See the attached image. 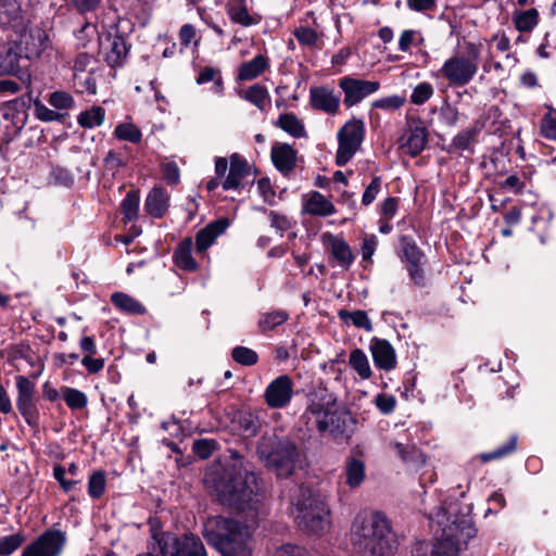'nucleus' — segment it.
<instances>
[{
	"label": "nucleus",
	"instance_id": "1",
	"mask_svg": "<svg viewBox=\"0 0 556 556\" xmlns=\"http://www.w3.org/2000/svg\"><path fill=\"white\" fill-rule=\"evenodd\" d=\"M428 518L441 529V538L431 545L419 544L412 556H457L477 533L469 509L460 511L456 501L444 502L435 511H430Z\"/></svg>",
	"mask_w": 556,
	"mask_h": 556
},
{
	"label": "nucleus",
	"instance_id": "2",
	"mask_svg": "<svg viewBox=\"0 0 556 556\" xmlns=\"http://www.w3.org/2000/svg\"><path fill=\"white\" fill-rule=\"evenodd\" d=\"M215 490L223 505L250 517H254L263 500L257 477L248 470L237 454H233V463L225 468Z\"/></svg>",
	"mask_w": 556,
	"mask_h": 556
},
{
	"label": "nucleus",
	"instance_id": "3",
	"mask_svg": "<svg viewBox=\"0 0 556 556\" xmlns=\"http://www.w3.org/2000/svg\"><path fill=\"white\" fill-rule=\"evenodd\" d=\"M350 542L361 556H393L397 548L395 534L388 518L379 511L355 516Z\"/></svg>",
	"mask_w": 556,
	"mask_h": 556
},
{
	"label": "nucleus",
	"instance_id": "4",
	"mask_svg": "<svg viewBox=\"0 0 556 556\" xmlns=\"http://www.w3.org/2000/svg\"><path fill=\"white\" fill-rule=\"evenodd\" d=\"M202 533L222 556H252L251 530L240 521L222 516L210 517Z\"/></svg>",
	"mask_w": 556,
	"mask_h": 556
},
{
	"label": "nucleus",
	"instance_id": "5",
	"mask_svg": "<svg viewBox=\"0 0 556 556\" xmlns=\"http://www.w3.org/2000/svg\"><path fill=\"white\" fill-rule=\"evenodd\" d=\"M303 418L307 427L334 438L345 430V414L339 408L334 394L327 389L319 388L309 393Z\"/></svg>",
	"mask_w": 556,
	"mask_h": 556
},
{
	"label": "nucleus",
	"instance_id": "6",
	"mask_svg": "<svg viewBox=\"0 0 556 556\" xmlns=\"http://www.w3.org/2000/svg\"><path fill=\"white\" fill-rule=\"evenodd\" d=\"M291 514L303 530L320 535L330 526L329 509L325 501L309 488L296 486L290 495Z\"/></svg>",
	"mask_w": 556,
	"mask_h": 556
},
{
	"label": "nucleus",
	"instance_id": "7",
	"mask_svg": "<svg viewBox=\"0 0 556 556\" xmlns=\"http://www.w3.org/2000/svg\"><path fill=\"white\" fill-rule=\"evenodd\" d=\"M481 49L480 43L467 41L464 51H457L444 61L437 77L444 78L453 87L466 86L479 71Z\"/></svg>",
	"mask_w": 556,
	"mask_h": 556
},
{
	"label": "nucleus",
	"instance_id": "8",
	"mask_svg": "<svg viewBox=\"0 0 556 556\" xmlns=\"http://www.w3.org/2000/svg\"><path fill=\"white\" fill-rule=\"evenodd\" d=\"M156 555L147 553L137 556H207L201 539L193 533L177 535L173 532H156L152 534Z\"/></svg>",
	"mask_w": 556,
	"mask_h": 556
},
{
	"label": "nucleus",
	"instance_id": "9",
	"mask_svg": "<svg viewBox=\"0 0 556 556\" xmlns=\"http://www.w3.org/2000/svg\"><path fill=\"white\" fill-rule=\"evenodd\" d=\"M258 453L265 460L266 466L280 478H287L292 475L300 455L296 445L290 440L275 442L270 451L263 443L258 447Z\"/></svg>",
	"mask_w": 556,
	"mask_h": 556
},
{
	"label": "nucleus",
	"instance_id": "10",
	"mask_svg": "<svg viewBox=\"0 0 556 556\" xmlns=\"http://www.w3.org/2000/svg\"><path fill=\"white\" fill-rule=\"evenodd\" d=\"M365 132V124L357 118L350 119L339 129L336 153V164L338 166H344L353 159L364 141Z\"/></svg>",
	"mask_w": 556,
	"mask_h": 556
},
{
	"label": "nucleus",
	"instance_id": "11",
	"mask_svg": "<svg viewBox=\"0 0 556 556\" xmlns=\"http://www.w3.org/2000/svg\"><path fill=\"white\" fill-rule=\"evenodd\" d=\"M16 382V407L20 414L29 426H35L38 422V409L36 406V383L25 376H17Z\"/></svg>",
	"mask_w": 556,
	"mask_h": 556
},
{
	"label": "nucleus",
	"instance_id": "12",
	"mask_svg": "<svg viewBox=\"0 0 556 556\" xmlns=\"http://www.w3.org/2000/svg\"><path fill=\"white\" fill-rule=\"evenodd\" d=\"M66 535L60 530H47L23 551L22 556H60Z\"/></svg>",
	"mask_w": 556,
	"mask_h": 556
},
{
	"label": "nucleus",
	"instance_id": "13",
	"mask_svg": "<svg viewBox=\"0 0 556 556\" xmlns=\"http://www.w3.org/2000/svg\"><path fill=\"white\" fill-rule=\"evenodd\" d=\"M339 87L344 93V105L352 108L362 102L365 98L376 93L380 89V83L377 80H364L352 76H344L339 79Z\"/></svg>",
	"mask_w": 556,
	"mask_h": 556
},
{
	"label": "nucleus",
	"instance_id": "14",
	"mask_svg": "<svg viewBox=\"0 0 556 556\" xmlns=\"http://www.w3.org/2000/svg\"><path fill=\"white\" fill-rule=\"evenodd\" d=\"M294 383L288 375L274 379L265 389L264 400L270 408H283L293 397Z\"/></svg>",
	"mask_w": 556,
	"mask_h": 556
},
{
	"label": "nucleus",
	"instance_id": "15",
	"mask_svg": "<svg viewBox=\"0 0 556 556\" xmlns=\"http://www.w3.org/2000/svg\"><path fill=\"white\" fill-rule=\"evenodd\" d=\"M228 174L225 175L224 180L222 182V187L224 190H238L243 184V179L247 178L250 174V166L248 162L240 156L238 153H233L230 155L228 161Z\"/></svg>",
	"mask_w": 556,
	"mask_h": 556
},
{
	"label": "nucleus",
	"instance_id": "16",
	"mask_svg": "<svg viewBox=\"0 0 556 556\" xmlns=\"http://www.w3.org/2000/svg\"><path fill=\"white\" fill-rule=\"evenodd\" d=\"M369 350L376 367L390 371L396 366V354L391 343L386 339L374 338Z\"/></svg>",
	"mask_w": 556,
	"mask_h": 556
},
{
	"label": "nucleus",
	"instance_id": "17",
	"mask_svg": "<svg viewBox=\"0 0 556 556\" xmlns=\"http://www.w3.org/2000/svg\"><path fill=\"white\" fill-rule=\"evenodd\" d=\"M323 241L338 265L345 270L349 269L355 260V255L346 241L341 237L328 232L323 235Z\"/></svg>",
	"mask_w": 556,
	"mask_h": 556
},
{
	"label": "nucleus",
	"instance_id": "18",
	"mask_svg": "<svg viewBox=\"0 0 556 556\" xmlns=\"http://www.w3.org/2000/svg\"><path fill=\"white\" fill-rule=\"evenodd\" d=\"M309 104L315 110L327 114H336L340 106V98L329 87H312L309 89Z\"/></svg>",
	"mask_w": 556,
	"mask_h": 556
},
{
	"label": "nucleus",
	"instance_id": "19",
	"mask_svg": "<svg viewBox=\"0 0 556 556\" xmlns=\"http://www.w3.org/2000/svg\"><path fill=\"white\" fill-rule=\"evenodd\" d=\"M229 219L222 217L201 229L195 236V248L199 253L206 251L229 227Z\"/></svg>",
	"mask_w": 556,
	"mask_h": 556
},
{
	"label": "nucleus",
	"instance_id": "20",
	"mask_svg": "<svg viewBox=\"0 0 556 556\" xmlns=\"http://www.w3.org/2000/svg\"><path fill=\"white\" fill-rule=\"evenodd\" d=\"M105 62L112 66H121L127 55V46L123 37L109 36L101 42Z\"/></svg>",
	"mask_w": 556,
	"mask_h": 556
},
{
	"label": "nucleus",
	"instance_id": "21",
	"mask_svg": "<svg viewBox=\"0 0 556 556\" xmlns=\"http://www.w3.org/2000/svg\"><path fill=\"white\" fill-rule=\"evenodd\" d=\"M271 160L281 173L291 172L296 163V151L287 143H275L271 148Z\"/></svg>",
	"mask_w": 556,
	"mask_h": 556
},
{
	"label": "nucleus",
	"instance_id": "22",
	"mask_svg": "<svg viewBox=\"0 0 556 556\" xmlns=\"http://www.w3.org/2000/svg\"><path fill=\"white\" fill-rule=\"evenodd\" d=\"M169 195L161 188H153L144 202V210L149 215L155 218H161L167 212Z\"/></svg>",
	"mask_w": 556,
	"mask_h": 556
},
{
	"label": "nucleus",
	"instance_id": "23",
	"mask_svg": "<svg viewBox=\"0 0 556 556\" xmlns=\"http://www.w3.org/2000/svg\"><path fill=\"white\" fill-rule=\"evenodd\" d=\"M0 24L14 28L24 26V16L20 4L16 1L0 0Z\"/></svg>",
	"mask_w": 556,
	"mask_h": 556
},
{
	"label": "nucleus",
	"instance_id": "24",
	"mask_svg": "<svg viewBox=\"0 0 556 556\" xmlns=\"http://www.w3.org/2000/svg\"><path fill=\"white\" fill-rule=\"evenodd\" d=\"M303 210L314 216H330L336 212L333 204L317 191L309 194L304 203Z\"/></svg>",
	"mask_w": 556,
	"mask_h": 556
},
{
	"label": "nucleus",
	"instance_id": "25",
	"mask_svg": "<svg viewBox=\"0 0 556 556\" xmlns=\"http://www.w3.org/2000/svg\"><path fill=\"white\" fill-rule=\"evenodd\" d=\"M268 66V59L263 54H258L251 61L244 62L240 65L238 70V79L244 81L255 79L264 73Z\"/></svg>",
	"mask_w": 556,
	"mask_h": 556
},
{
	"label": "nucleus",
	"instance_id": "26",
	"mask_svg": "<svg viewBox=\"0 0 556 556\" xmlns=\"http://www.w3.org/2000/svg\"><path fill=\"white\" fill-rule=\"evenodd\" d=\"M192 245L193 243L191 238H186L178 244L174 252V260L176 265L186 271H193L198 267V264L191 254Z\"/></svg>",
	"mask_w": 556,
	"mask_h": 556
},
{
	"label": "nucleus",
	"instance_id": "27",
	"mask_svg": "<svg viewBox=\"0 0 556 556\" xmlns=\"http://www.w3.org/2000/svg\"><path fill=\"white\" fill-rule=\"evenodd\" d=\"M513 23L520 33H531L539 24V12L536 9L516 10L513 13Z\"/></svg>",
	"mask_w": 556,
	"mask_h": 556
},
{
	"label": "nucleus",
	"instance_id": "28",
	"mask_svg": "<svg viewBox=\"0 0 556 556\" xmlns=\"http://www.w3.org/2000/svg\"><path fill=\"white\" fill-rule=\"evenodd\" d=\"M428 134L424 126H415L410 128L406 142L403 148L407 150L412 156L418 155L427 146Z\"/></svg>",
	"mask_w": 556,
	"mask_h": 556
},
{
	"label": "nucleus",
	"instance_id": "29",
	"mask_svg": "<svg viewBox=\"0 0 556 556\" xmlns=\"http://www.w3.org/2000/svg\"><path fill=\"white\" fill-rule=\"evenodd\" d=\"M345 483L350 488H357L365 479V464L362 459L349 457L344 468Z\"/></svg>",
	"mask_w": 556,
	"mask_h": 556
},
{
	"label": "nucleus",
	"instance_id": "30",
	"mask_svg": "<svg viewBox=\"0 0 556 556\" xmlns=\"http://www.w3.org/2000/svg\"><path fill=\"white\" fill-rule=\"evenodd\" d=\"M111 302L118 309L127 314L142 315L146 313V307L139 301L123 292L113 293Z\"/></svg>",
	"mask_w": 556,
	"mask_h": 556
},
{
	"label": "nucleus",
	"instance_id": "31",
	"mask_svg": "<svg viewBox=\"0 0 556 556\" xmlns=\"http://www.w3.org/2000/svg\"><path fill=\"white\" fill-rule=\"evenodd\" d=\"M276 125L294 138H304L307 135L303 122L293 113L281 114Z\"/></svg>",
	"mask_w": 556,
	"mask_h": 556
},
{
	"label": "nucleus",
	"instance_id": "32",
	"mask_svg": "<svg viewBox=\"0 0 556 556\" xmlns=\"http://www.w3.org/2000/svg\"><path fill=\"white\" fill-rule=\"evenodd\" d=\"M241 97L254 104L261 111H264L270 104V96L268 90L258 84L249 87Z\"/></svg>",
	"mask_w": 556,
	"mask_h": 556
},
{
	"label": "nucleus",
	"instance_id": "33",
	"mask_svg": "<svg viewBox=\"0 0 556 556\" xmlns=\"http://www.w3.org/2000/svg\"><path fill=\"white\" fill-rule=\"evenodd\" d=\"M349 364L357 372L361 379L367 380L371 377L372 371L369 365V361L363 350H352L349 356Z\"/></svg>",
	"mask_w": 556,
	"mask_h": 556
},
{
	"label": "nucleus",
	"instance_id": "34",
	"mask_svg": "<svg viewBox=\"0 0 556 556\" xmlns=\"http://www.w3.org/2000/svg\"><path fill=\"white\" fill-rule=\"evenodd\" d=\"M339 318L345 324H352L356 328L364 329L366 331L372 330V323L364 311L340 309L338 312Z\"/></svg>",
	"mask_w": 556,
	"mask_h": 556
},
{
	"label": "nucleus",
	"instance_id": "35",
	"mask_svg": "<svg viewBox=\"0 0 556 556\" xmlns=\"http://www.w3.org/2000/svg\"><path fill=\"white\" fill-rule=\"evenodd\" d=\"M389 447L395 452V454L404 462V463H414L424 460L422 454L418 451V448L414 444H405L400 441H390Z\"/></svg>",
	"mask_w": 556,
	"mask_h": 556
},
{
	"label": "nucleus",
	"instance_id": "36",
	"mask_svg": "<svg viewBox=\"0 0 556 556\" xmlns=\"http://www.w3.org/2000/svg\"><path fill=\"white\" fill-rule=\"evenodd\" d=\"M105 118V111L101 106H92L81 112L77 117V123L83 128H93L101 126Z\"/></svg>",
	"mask_w": 556,
	"mask_h": 556
},
{
	"label": "nucleus",
	"instance_id": "37",
	"mask_svg": "<svg viewBox=\"0 0 556 556\" xmlns=\"http://www.w3.org/2000/svg\"><path fill=\"white\" fill-rule=\"evenodd\" d=\"M478 129L476 127L459 131L452 140V148L458 151L472 152L477 142Z\"/></svg>",
	"mask_w": 556,
	"mask_h": 556
},
{
	"label": "nucleus",
	"instance_id": "38",
	"mask_svg": "<svg viewBox=\"0 0 556 556\" xmlns=\"http://www.w3.org/2000/svg\"><path fill=\"white\" fill-rule=\"evenodd\" d=\"M208 81H213L212 90L217 93L222 94L224 87H223V77L220 75L219 70L211 66H205L200 70V73L197 77V84L203 85Z\"/></svg>",
	"mask_w": 556,
	"mask_h": 556
},
{
	"label": "nucleus",
	"instance_id": "39",
	"mask_svg": "<svg viewBox=\"0 0 556 556\" xmlns=\"http://www.w3.org/2000/svg\"><path fill=\"white\" fill-rule=\"evenodd\" d=\"M228 14L232 22L243 26L254 24L253 17L249 14L247 7L241 0L232 1L228 7Z\"/></svg>",
	"mask_w": 556,
	"mask_h": 556
},
{
	"label": "nucleus",
	"instance_id": "40",
	"mask_svg": "<svg viewBox=\"0 0 556 556\" xmlns=\"http://www.w3.org/2000/svg\"><path fill=\"white\" fill-rule=\"evenodd\" d=\"M20 71V54L13 49L0 54V76L15 75Z\"/></svg>",
	"mask_w": 556,
	"mask_h": 556
},
{
	"label": "nucleus",
	"instance_id": "41",
	"mask_svg": "<svg viewBox=\"0 0 556 556\" xmlns=\"http://www.w3.org/2000/svg\"><path fill=\"white\" fill-rule=\"evenodd\" d=\"M63 399L71 409H83L87 406V395L74 388L63 387L61 389Z\"/></svg>",
	"mask_w": 556,
	"mask_h": 556
},
{
	"label": "nucleus",
	"instance_id": "42",
	"mask_svg": "<svg viewBox=\"0 0 556 556\" xmlns=\"http://www.w3.org/2000/svg\"><path fill=\"white\" fill-rule=\"evenodd\" d=\"M287 319L288 314L285 311L264 313L258 320V327L263 332H266L282 325Z\"/></svg>",
	"mask_w": 556,
	"mask_h": 556
},
{
	"label": "nucleus",
	"instance_id": "43",
	"mask_svg": "<svg viewBox=\"0 0 556 556\" xmlns=\"http://www.w3.org/2000/svg\"><path fill=\"white\" fill-rule=\"evenodd\" d=\"M114 135L119 140L129 141L131 143H139L142 134L140 129L132 123H122L115 127Z\"/></svg>",
	"mask_w": 556,
	"mask_h": 556
},
{
	"label": "nucleus",
	"instance_id": "44",
	"mask_svg": "<svg viewBox=\"0 0 556 556\" xmlns=\"http://www.w3.org/2000/svg\"><path fill=\"white\" fill-rule=\"evenodd\" d=\"M540 132L543 137L556 141V109H547L541 119Z\"/></svg>",
	"mask_w": 556,
	"mask_h": 556
},
{
	"label": "nucleus",
	"instance_id": "45",
	"mask_svg": "<svg viewBox=\"0 0 556 556\" xmlns=\"http://www.w3.org/2000/svg\"><path fill=\"white\" fill-rule=\"evenodd\" d=\"M73 81L76 90L80 93L94 94L97 91L96 79L92 72L73 74Z\"/></svg>",
	"mask_w": 556,
	"mask_h": 556
},
{
	"label": "nucleus",
	"instance_id": "46",
	"mask_svg": "<svg viewBox=\"0 0 556 556\" xmlns=\"http://www.w3.org/2000/svg\"><path fill=\"white\" fill-rule=\"evenodd\" d=\"M121 208L126 222L134 220L138 215L139 195L136 192H128L122 201Z\"/></svg>",
	"mask_w": 556,
	"mask_h": 556
},
{
	"label": "nucleus",
	"instance_id": "47",
	"mask_svg": "<svg viewBox=\"0 0 556 556\" xmlns=\"http://www.w3.org/2000/svg\"><path fill=\"white\" fill-rule=\"evenodd\" d=\"M406 102V98L399 94H393L375 100L371 103L372 109H380L383 111L392 112L401 109Z\"/></svg>",
	"mask_w": 556,
	"mask_h": 556
},
{
	"label": "nucleus",
	"instance_id": "48",
	"mask_svg": "<svg viewBox=\"0 0 556 556\" xmlns=\"http://www.w3.org/2000/svg\"><path fill=\"white\" fill-rule=\"evenodd\" d=\"M215 163V177L206 182V189L214 191L218 186H222L226 172L228 170V160L223 156H217Z\"/></svg>",
	"mask_w": 556,
	"mask_h": 556
},
{
	"label": "nucleus",
	"instance_id": "49",
	"mask_svg": "<svg viewBox=\"0 0 556 556\" xmlns=\"http://www.w3.org/2000/svg\"><path fill=\"white\" fill-rule=\"evenodd\" d=\"M517 446V437L513 435L509 438L508 442L504 445L500 446L493 452L490 453H483L480 455V458L482 462L486 463L490 460L500 459L502 457H505L513 453L516 450Z\"/></svg>",
	"mask_w": 556,
	"mask_h": 556
},
{
	"label": "nucleus",
	"instance_id": "50",
	"mask_svg": "<svg viewBox=\"0 0 556 556\" xmlns=\"http://www.w3.org/2000/svg\"><path fill=\"white\" fill-rule=\"evenodd\" d=\"M424 41L425 39L419 31L406 29L400 36L399 49L402 52H407L413 46H421Z\"/></svg>",
	"mask_w": 556,
	"mask_h": 556
},
{
	"label": "nucleus",
	"instance_id": "51",
	"mask_svg": "<svg viewBox=\"0 0 556 556\" xmlns=\"http://www.w3.org/2000/svg\"><path fill=\"white\" fill-rule=\"evenodd\" d=\"M48 102L56 110H70L74 106L73 97L65 91H54L49 94Z\"/></svg>",
	"mask_w": 556,
	"mask_h": 556
},
{
	"label": "nucleus",
	"instance_id": "52",
	"mask_svg": "<svg viewBox=\"0 0 556 556\" xmlns=\"http://www.w3.org/2000/svg\"><path fill=\"white\" fill-rule=\"evenodd\" d=\"M434 93V89L430 83L422 81L418 84L410 96L412 103L421 105L427 102Z\"/></svg>",
	"mask_w": 556,
	"mask_h": 556
},
{
	"label": "nucleus",
	"instance_id": "53",
	"mask_svg": "<svg viewBox=\"0 0 556 556\" xmlns=\"http://www.w3.org/2000/svg\"><path fill=\"white\" fill-rule=\"evenodd\" d=\"M232 358L244 366H252L257 363V353L245 346H236L231 352Z\"/></svg>",
	"mask_w": 556,
	"mask_h": 556
},
{
	"label": "nucleus",
	"instance_id": "54",
	"mask_svg": "<svg viewBox=\"0 0 556 556\" xmlns=\"http://www.w3.org/2000/svg\"><path fill=\"white\" fill-rule=\"evenodd\" d=\"M105 491V475L103 471L93 472L88 481V493L92 498H99Z\"/></svg>",
	"mask_w": 556,
	"mask_h": 556
},
{
	"label": "nucleus",
	"instance_id": "55",
	"mask_svg": "<svg viewBox=\"0 0 556 556\" xmlns=\"http://www.w3.org/2000/svg\"><path fill=\"white\" fill-rule=\"evenodd\" d=\"M24 542V536L22 534H12L0 538V555L9 556L14 551H16L22 543Z\"/></svg>",
	"mask_w": 556,
	"mask_h": 556
},
{
	"label": "nucleus",
	"instance_id": "56",
	"mask_svg": "<svg viewBox=\"0 0 556 556\" xmlns=\"http://www.w3.org/2000/svg\"><path fill=\"white\" fill-rule=\"evenodd\" d=\"M403 254L406 262L409 264L421 263L424 254L416 245V243L407 238L402 239Z\"/></svg>",
	"mask_w": 556,
	"mask_h": 556
},
{
	"label": "nucleus",
	"instance_id": "57",
	"mask_svg": "<svg viewBox=\"0 0 556 556\" xmlns=\"http://www.w3.org/2000/svg\"><path fill=\"white\" fill-rule=\"evenodd\" d=\"M217 448V442L212 439H200L193 442L192 451L200 458H208Z\"/></svg>",
	"mask_w": 556,
	"mask_h": 556
},
{
	"label": "nucleus",
	"instance_id": "58",
	"mask_svg": "<svg viewBox=\"0 0 556 556\" xmlns=\"http://www.w3.org/2000/svg\"><path fill=\"white\" fill-rule=\"evenodd\" d=\"M33 105L35 116L41 122L60 121L63 117L60 113L47 108L38 99L34 100Z\"/></svg>",
	"mask_w": 556,
	"mask_h": 556
},
{
	"label": "nucleus",
	"instance_id": "59",
	"mask_svg": "<svg viewBox=\"0 0 556 556\" xmlns=\"http://www.w3.org/2000/svg\"><path fill=\"white\" fill-rule=\"evenodd\" d=\"M458 116L459 113L457 108L450 104L448 102H444L443 105L440 108L439 118L444 125L448 127H454L457 124Z\"/></svg>",
	"mask_w": 556,
	"mask_h": 556
},
{
	"label": "nucleus",
	"instance_id": "60",
	"mask_svg": "<svg viewBox=\"0 0 556 556\" xmlns=\"http://www.w3.org/2000/svg\"><path fill=\"white\" fill-rule=\"evenodd\" d=\"M294 36L301 45L314 46L317 40V34L309 27H300L294 31Z\"/></svg>",
	"mask_w": 556,
	"mask_h": 556
},
{
	"label": "nucleus",
	"instance_id": "61",
	"mask_svg": "<svg viewBox=\"0 0 556 556\" xmlns=\"http://www.w3.org/2000/svg\"><path fill=\"white\" fill-rule=\"evenodd\" d=\"M380 187L381 179L379 177H375L363 193L362 202L364 205H369L374 202L380 191Z\"/></svg>",
	"mask_w": 556,
	"mask_h": 556
},
{
	"label": "nucleus",
	"instance_id": "62",
	"mask_svg": "<svg viewBox=\"0 0 556 556\" xmlns=\"http://www.w3.org/2000/svg\"><path fill=\"white\" fill-rule=\"evenodd\" d=\"M375 403L379 410L383 414H390L395 408V397L389 394H378L375 399Z\"/></svg>",
	"mask_w": 556,
	"mask_h": 556
},
{
	"label": "nucleus",
	"instance_id": "63",
	"mask_svg": "<svg viewBox=\"0 0 556 556\" xmlns=\"http://www.w3.org/2000/svg\"><path fill=\"white\" fill-rule=\"evenodd\" d=\"M163 176L167 184L177 185L180 179V173L175 162H167L163 165Z\"/></svg>",
	"mask_w": 556,
	"mask_h": 556
},
{
	"label": "nucleus",
	"instance_id": "64",
	"mask_svg": "<svg viewBox=\"0 0 556 556\" xmlns=\"http://www.w3.org/2000/svg\"><path fill=\"white\" fill-rule=\"evenodd\" d=\"M274 556H308V553L303 547L286 544L277 548Z\"/></svg>",
	"mask_w": 556,
	"mask_h": 556
}]
</instances>
